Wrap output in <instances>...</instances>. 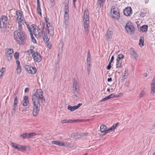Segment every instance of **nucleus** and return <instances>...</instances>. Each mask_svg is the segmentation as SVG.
<instances>
[{"mask_svg": "<svg viewBox=\"0 0 155 155\" xmlns=\"http://www.w3.org/2000/svg\"><path fill=\"white\" fill-rule=\"evenodd\" d=\"M43 92L41 89L36 91L35 93L33 94L32 96V101L33 104V115L34 116H36L40 110V104L39 100L37 94L39 97L42 96Z\"/></svg>", "mask_w": 155, "mask_h": 155, "instance_id": "1", "label": "nucleus"}, {"mask_svg": "<svg viewBox=\"0 0 155 155\" xmlns=\"http://www.w3.org/2000/svg\"><path fill=\"white\" fill-rule=\"evenodd\" d=\"M22 26L18 25V29L14 33V38L19 44H23L26 41L27 36L22 30Z\"/></svg>", "mask_w": 155, "mask_h": 155, "instance_id": "2", "label": "nucleus"}, {"mask_svg": "<svg viewBox=\"0 0 155 155\" xmlns=\"http://www.w3.org/2000/svg\"><path fill=\"white\" fill-rule=\"evenodd\" d=\"M32 33H33L36 37L37 36L38 37H42L44 41L46 43V44L47 46L49 47V45L48 43L49 39L48 38L47 34L46 32H45L43 31L41 32V31L39 29H38V28L36 29L34 28L33 26H32Z\"/></svg>", "mask_w": 155, "mask_h": 155, "instance_id": "3", "label": "nucleus"}, {"mask_svg": "<svg viewBox=\"0 0 155 155\" xmlns=\"http://www.w3.org/2000/svg\"><path fill=\"white\" fill-rule=\"evenodd\" d=\"M89 18L88 12L87 11H85L83 14V21L84 33L86 35H87L89 32Z\"/></svg>", "mask_w": 155, "mask_h": 155, "instance_id": "4", "label": "nucleus"}, {"mask_svg": "<svg viewBox=\"0 0 155 155\" xmlns=\"http://www.w3.org/2000/svg\"><path fill=\"white\" fill-rule=\"evenodd\" d=\"M8 18L6 16H2L0 19V27L2 31H4L5 30L7 24H8Z\"/></svg>", "mask_w": 155, "mask_h": 155, "instance_id": "5", "label": "nucleus"}, {"mask_svg": "<svg viewBox=\"0 0 155 155\" xmlns=\"http://www.w3.org/2000/svg\"><path fill=\"white\" fill-rule=\"evenodd\" d=\"M16 15L17 16V21L18 25L22 26L24 25V21H25L23 14L21 10H17L16 12Z\"/></svg>", "mask_w": 155, "mask_h": 155, "instance_id": "6", "label": "nucleus"}, {"mask_svg": "<svg viewBox=\"0 0 155 155\" xmlns=\"http://www.w3.org/2000/svg\"><path fill=\"white\" fill-rule=\"evenodd\" d=\"M110 14L113 18L118 20L120 18V14L118 8L113 6L110 9Z\"/></svg>", "mask_w": 155, "mask_h": 155, "instance_id": "7", "label": "nucleus"}, {"mask_svg": "<svg viewBox=\"0 0 155 155\" xmlns=\"http://www.w3.org/2000/svg\"><path fill=\"white\" fill-rule=\"evenodd\" d=\"M125 29L129 34H132L134 32L135 28L131 22L127 23L125 25Z\"/></svg>", "mask_w": 155, "mask_h": 155, "instance_id": "8", "label": "nucleus"}, {"mask_svg": "<svg viewBox=\"0 0 155 155\" xmlns=\"http://www.w3.org/2000/svg\"><path fill=\"white\" fill-rule=\"evenodd\" d=\"M24 68L28 73L29 74H35L37 72V69L35 67L25 65L24 66Z\"/></svg>", "mask_w": 155, "mask_h": 155, "instance_id": "9", "label": "nucleus"}, {"mask_svg": "<svg viewBox=\"0 0 155 155\" xmlns=\"http://www.w3.org/2000/svg\"><path fill=\"white\" fill-rule=\"evenodd\" d=\"M32 56L34 61L37 62H39L42 60V58L40 54L37 52H35L32 54Z\"/></svg>", "mask_w": 155, "mask_h": 155, "instance_id": "10", "label": "nucleus"}, {"mask_svg": "<svg viewBox=\"0 0 155 155\" xmlns=\"http://www.w3.org/2000/svg\"><path fill=\"white\" fill-rule=\"evenodd\" d=\"M114 31V29L112 28H108L105 35V36L107 37V40L111 39L113 35Z\"/></svg>", "mask_w": 155, "mask_h": 155, "instance_id": "11", "label": "nucleus"}, {"mask_svg": "<svg viewBox=\"0 0 155 155\" xmlns=\"http://www.w3.org/2000/svg\"><path fill=\"white\" fill-rule=\"evenodd\" d=\"M132 10L130 7H127L125 8L123 10L124 15L127 16H129L132 13Z\"/></svg>", "mask_w": 155, "mask_h": 155, "instance_id": "12", "label": "nucleus"}, {"mask_svg": "<svg viewBox=\"0 0 155 155\" xmlns=\"http://www.w3.org/2000/svg\"><path fill=\"white\" fill-rule=\"evenodd\" d=\"M49 26L48 24H46L47 27L48 28V34L49 35L53 36L54 35V32L53 31L54 28L53 27L50 25V23H48Z\"/></svg>", "mask_w": 155, "mask_h": 155, "instance_id": "13", "label": "nucleus"}, {"mask_svg": "<svg viewBox=\"0 0 155 155\" xmlns=\"http://www.w3.org/2000/svg\"><path fill=\"white\" fill-rule=\"evenodd\" d=\"M130 54L132 57L136 60L137 59V54L133 48H130Z\"/></svg>", "mask_w": 155, "mask_h": 155, "instance_id": "14", "label": "nucleus"}, {"mask_svg": "<svg viewBox=\"0 0 155 155\" xmlns=\"http://www.w3.org/2000/svg\"><path fill=\"white\" fill-rule=\"evenodd\" d=\"M23 99L24 101L23 103V105L25 107L29 104L28 97V96H26L23 97Z\"/></svg>", "mask_w": 155, "mask_h": 155, "instance_id": "15", "label": "nucleus"}, {"mask_svg": "<svg viewBox=\"0 0 155 155\" xmlns=\"http://www.w3.org/2000/svg\"><path fill=\"white\" fill-rule=\"evenodd\" d=\"M51 143L52 144L59 146H65V144L62 142L58 141H52Z\"/></svg>", "mask_w": 155, "mask_h": 155, "instance_id": "16", "label": "nucleus"}, {"mask_svg": "<svg viewBox=\"0 0 155 155\" xmlns=\"http://www.w3.org/2000/svg\"><path fill=\"white\" fill-rule=\"evenodd\" d=\"M37 0V11L38 13L41 16V9L40 7V4L39 0Z\"/></svg>", "mask_w": 155, "mask_h": 155, "instance_id": "17", "label": "nucleus"}, {"mask_svg": "<svg viewBox=\"0 0 155 155\" xmlns=\"http://www.w3.org/2000/svg\"><path fill=\"white\" fill-rule=\"evenodd\" d=\"M113 94H111L108 95V96H107V97H106L103 98L102 100H101L100 101V102L104 101L107 100H108L110 98H113Z\"/></svg>", "mask_w": 155, "mask_h": 155, "instance_id": "18", "label": "nucleus"}, {"mask_svg": "<svg viewBox=\"0 0 155 155\" xmlns=\"http://www.w3.org/2000/svg\"><path fill=\"white\" fill-rule=\"evenodd\" d=\"M107 129L106 127L103 125H101L100 126V131L101 133H105Z\"/></svg>", "mask_w": 155, "mask_h": 155, "instance_id": "19", "label": "nucleus"}, {"mask_svg": "<svg viewBox=\"0 0 155 155\" xmlns=\"http://www.w3.org/2000/svg\"><path fill=\"white\" fill-rule=\"evenodd\" d=\"M10 144L12 147L19 150V146H20V144H18L17 143H14L12 142H11Z\"/></svg>", "mask_w": 155, "mask_h": 155, "instance_id": "20", "label": "nucleus"}, {"mask_svg": "<svg viewBox=\"0 0 155 155\" xmlns=\"http://www.w3.org/2000/svg\"><path fill=\"white\" fill-rule=\"evenodd\" d=\"M19 147L18 150L22 152L26 151V149L27 147V146H25L21 145H20Z\"/></svg>", "mask_w": 155, "mask_h": 155, "instance_id": "21", "label": "nucleus"}, {"mask_svg": "<svg viewBox=\"0 0 155 155\" xmlns=\"http://www.w3.org/2000/svg\"><path fill=\"white\" fill-rule=\"evenodd\" d=\"M77 109V107L76 106H72L70 105H68V109L71 111H73Z\"/></svg>", "mask_w": 155, "mask_h": 155, "instance_id": "22", "label": "nucleus"}, {"mask_svg": "<svg viewBox=\"0 0 155 155\" xmlns=\"http://www.w3.org/2000/svg\"><path fill=\"white\" fill-rule=\"evenodd\" d=\"M148 28V25H144L142 26L140 28V30L142 31L143 32H146L147 31V29Z\"/></svg>", "mask_w": 155, "mask_h": 155, "instance_id": "23", "label": "nucleus"}, {"mask_svg": "<svg viewBox=\"0 0 155 155\" xmlns=\"http://www.w3.org/2000/svg\"><path fill=\"white\" fill-rule=\"evenodd\" d=\"M114 126H111L110 127L106 130L105 133L104 134V135H105V134L108 133L114 130Z\"/></svg>", "mask_w": 155, "mask_h": 155, "instance_id": "24", "label": "nucleus"}, {"mask_svg": "<svg viewBox=\"0 0 155 155\" xmlns=\"http://www.w3.org/2000/svg\"><path fill=\"white\" fill-rule=\"evenodd\" d=\"M91 56L90 54V51L89 50L88 51V52H87V62L88 63H90L91 60Z\"/></svg>", "mask_w": 155, "mask_h": 155, "instance_id": "25", "label": "nucleus"}, {"mask_svg": "<svg viewBox=\"0 0 155 155\" xmlns=\"http://www.w3.org/2000/svg\"><path fill=\"white\" fill-rule=\"evenodd\" d=\"M73 83V87H76L78 86V83L77 82L76 79H73L72 81Z\"/></svg>", "mask_w": 155, "mask_h": 155, "instance_id": "26", "label": "nucleus"}, {"mask_svg": "<svg viewBox=\"0 0 155 155\" xmlns=\"http://www.w3.org/2000/svg\"><path fill=\"white\" fill-rule=\"evenodd\" d=\"M13 53V51L12 49H8L7 50L6 54H12Z\"/></svg>", "mask_w": 155, "mask_h": 155, "instance_id": "27", "label": "nucleus"}, {"mask_svg": "<svg viewBox=\"0 0 155 155\" xmlns=\"http://www.w3.org/2000/svg\"><path fill=\"white\" fill-rule=\"evenodd\" d=\"M24 22L26 24V25H27V27L28 30V31L29 32H31V31H32V26H33V25H31V28H30L28 23H27L25 22Z\"/></svg>", "mask_w": 155, "mask_h": 155, "instance_id": "28", "label": "nucleus"}, {"mask_svg": "<svg viewBox=\"0 0 155 155\" xmlns=\"http://www.w3.org/2000/svg\"><path fill=\"white\" fill-rule=\"evenodd\" d=\"M79 121H80L79 120H68V123H75L76 122H78Z\"/></svg>", "mask_w": 155, "mask_h": 155, "instance_id": "29", "label": "nucleus"}, {"mask_svg": "<svg viewBox=\"0 0 155 155\" xmlns=\"http://www.w3.org/2000/svg\"><path fill=\"white\" fill-rule=\"evenodd\" d=\"M20 137L22 138L23 139H25L26 138H28L27 133L22 134L20 135Z\"/></svg>", "mask_w": 155, "mask_h": 155, "instance_id": "30", "label": "nucleus"}, {"mask_svg": "<svg viewBox=\"0 0 155 155\" xmlns=\"http://www.w3.org/2000/svg\"><path fill=\"white\" fill-rule=\"evenodd\" d=\"M30 34L31 38V39L32 41L34 43H36V41L35 39V38H34V37L33 36L32 31H31V32H30Z\"/></svg>", "mask_w": 155, "mask_h": 155, "instance_id": "31", "label": "nucleus"}, {"mask_svg": "<svg viewBox=\"0 0 155 155\" xmlns=\"http://www.w3.org/2000/svg\"><path fill=\"white\" fill-rule=\"evenodd\" d=\"M124 57V55L122 54H118L117 57L116 61H120V59H121L123 58Z\"/></svg>", "mask_w": 155, "mask_h": 155, "instance_id": "32", "label": "nucleus"}, {"mask_svg": "<svg viewBox=\"0 0 155 155\" xmlns=\"http://www.w3.org/2000/svg\"><path fill=\"white\" fill-rule=\"evenodd\" d=\"M141 44L142 46H143L144 45V42H143V38L142 37H140V40H139V45H140Z\"/></svg>", "mask_w": 155, "mask_h": 155, "instance_id": "33", "label": "nucleus"}, {"mask_svg": "<svg viewBox=\"0 0 155 155\" xmlns=\"http://www.w3.org/2000/svg\"><path fill=\"white\" fill-rule=\"evenodd\" d=\"M17 103V97H16L15 98L14 102V107L15 108H16Z\"/></svg>", "mask_w": 155, "mask_h": 155, "instance_id": "34", "label": "nucleus"}, {"mask_svg": "<svg viewBox=\"0 0 155 155\" xmlns=\"http://www.w3.org/2000/svg\"><path fill=\"white\" fill-rule=\"evenodd\" d=\"M151 87H155V77L153 78L151 84Z\"/></svg>", "mask_w": 155, "mask_h": 155, "instance_id": "35", "label": "nucleus"}, {"mask_svg": "<svg viewBox=\"0 0 155 155\" xmlns=\"http://www.w3.org/2000/svg\"><path fill=\"white\" fill-rule=\"evenodd\" d=\"M17 73L18 74H20L21 72V66H17L16 69Z\"/></svg>", "mask_w": 155, "mask_h": 155, "instance_id": "36", "label": "nucleus"}, {"mask_svg": "<svg viewBox=\"0 0 155 155\" xmlns=\"http://www.w3.org/2000/svg\"><path fill=\"white\" fill-rule=\"evenodd\" d=\"M69 18V15L68 12H64V20H68Z\"/></svg>", "mask_w": 155, "mask_h": 155, "instance_id": "37", "label": "nucleus"}, {"mask_svg": "<svg viewBox=\"0 0 155 155\" xmlns=\"http://www.w3.org/2000/svg\"><path fill=\"white\" fill-rule=\"evenodd\" d=\"M116 65L117 68H121V63L119 61H117Z\"/></svg>", "mask_w": 155, "mask_h": 155, "instance_id": "38", "label": "nucleus"}, {"mask_svg": "<svg viewBox=\"0 0 155 155\" xmlns=\"http://www.w3.org/2000/svg\"><path fill=\"white\" fill-rule=\"evenodd\" d=\"M35 134L32 133H30L29 134L27 133L28 138H30L31 137L35 136Z\"/></svg>", "mask_w": 155, "mask_h": 155, "instance_id": "39", "label": "nucleus"}, {"mask_svg": "<svg viewBox=\"0 0 155 155\" xmlns=\"http://www.w3.org/2000/svg\"><path fill=\"white\" fill-rule=\"evenodd\" d=\"M79 135L81 137H84V136H86L88 135L87 133H81L79 134Z\"/></svg>", "mask_w": 155, "mask_h": 155, "instance_id": "40", "label": "nucleus"}, {"mask_svg": "<svg viewBox=\"0 0 155 155\" xmlns=\"http://www.w3.org/2000/svg\"><path fill=\"white\" fill-rule=\"evenodd\" d=\"M34 49V47L33 46H30V51L31 53L32 54V55L35 53L33 50Z\"/></svg>", "mask_w": 155, "mask_h": 155, "instance_id": "41", "label": "nucleus"}, {"mask_svg": "<svg viewBox=\"0 0 155 155\" xmlns=\"http://www.w3.org/2000/svg\"><path fill=\"white\" fill-rule=\"evenodd\" d=\"M146 93V92L144 90H143L139 95V97L141 98Z\"/></svg>", "mask_w": 155, "mask_h": 155, "instance_id": "42", "label": "nucleus"}, {"mask_svg": "<svg viewBox=\"0 0 155 155\" xmlns=\"http://www.w3.org/2000/svg\"><path fill=\"white\" fill-rule=\"evenodd\" d=\"M5 70V68L3 67L2 68L1 70L0 71V78L2 77L3 73L4 72Z\"/></svg>", "mask_w": 155, "mask_h": 155, "instance_id": "43", "label": "nucleus"}, {"mask_svg": "<svg viewBox=\"0 0 155 155\" xmlns=\"http://www.w3.org/2000/svg\"><path fill=\"white\" fill-rule=\"evenodd\" d=\"M64 12H68V5H65L64 6Z\"/></svg>", "mask_w": 155, "mask_h": 155, "instance_id": "44", "label": "nucleus"}, {"mask_svg": "<svg viewBox=\"0 0 155 155\" xmlns=\"http://www.w3.org/2000/svg\"><path fill=\"white\" fill-rule=\"evenodd\" d=\"M6 57L7 58L8 60L9 61L11 60L12 57V54H8V55L7 54H6Z\"/></svg>", "mask_w": 155, "mask_h": 155, "instance_id": "45", "label": "nucleus"}, {"mask_svg": "<svg viewBox=\"0 0 155 155\" xmlns=\"http://www.w3.org/2000/svg\"><path fill=\"white\" fill-rule=\"evenodd\" d=\"M19 54L17 52H15L14 55V57L16 59H18L19 58Z\"/></svg>", "mask_w": 155, "mask_h": 155, "instance_id": "46", "label": "nucleus"}, {"mask_svg": "<svg viewBox=\"0 0 155 155\" xmlns=\"http://www.w3.org/2000/svg\"><path fill=\"white\" fill-rule=\"evenodd\" d=\"M105 0H98V2H99V1H100L101 2L99 3V5H100V7H101V6H103V3L104 2Z\"/></svg>", "mask_w": 155, "mask_h": 155, "instance_id": "47", "label": "nucleus"}, {"mask_svg": "<svg viewBox=\"0 0 155 155\" xmlns=\"http://www.w3.org/2000/svg\"><path fill=\"white\" fill-rule=\"evenodd\" d=\"M40 25L41 27V28L42 30H43L44 28L45 25L44 23L43 22H40Z\"/></svg>", "mask_w": 155, "mask_h": 155, "instance_id": "48", "label": "nucleus"}, {"mask_svg": "<svg viewBox=\"0 0 155 155\" xmlns=\"http://www.w3.org/2000/svg\"><path fill=\"white\" fill-rule=\"evenodd\" d=\"M40 99H41V101L42 103L44 102L45 101V100L44 98L43 95L42 96H41L39 97Z\"/></svg>", "mask_w": 155, "mask_h": 155, "instance_id": "49", "label": "nucleus"}, {"mask_svg": "<svg viewBox=\"0 0 155 155\" xmlns=\"http://www.w3.org/2000/svg\"><path fill=\"white\" fill-rule=\"evenodd\" d=\"M61 123L62 124L68 123V120L65 119L64 120H62L61 121Z\"/></svg>", "mask_w": 155, "mask_h": 155, "instance_id": "50", "label": "nucleus"}, {"mask_svg": "<svg viewBox=\"0 0 155 155\" xmlns=\"http://www.w3.org/2000/svg\"><path fill=\"white\" fill-rule=\"evenodd\" d=\"M155 92V88H151V94H153Z\"/></svg>", "mask_w": 155, "mask_h": 155, "instance_id": "51", "label": "nucleus"}, {"mask_svg": "<svg viewBox=\"0 0 155 155\" xmlns=\"http://www.w3.org/2000/svg\"><path fill=\"white\" fill-rule=\"evenodd\" d=\"M87 71L89 72L90 70V64L89 63L87 64Z\"/></svg>", "mask_w": 155, "mask_h": 155, "instance_id": "52", "label": "nucleus"}, {"mask_svg": "<svg viewBox=\"0 0 155 155\" xmlns=\"http://www.w3.org/2000/svg\"><path fill=\"white\" fill-rule=\"evenodd\" d=\"M127 74V71H124V74H123L122 75V78H123L124 79V77L127 75H126Z\"/></svg>", "mask_w": 155, "mask_h": 155, "instance_id": "53", "label": "nucleus"}, {"mask_svg": "<svg viewBox=\"0 0 155 155\" xmlns=\"http://www.w3.org/2000/svg\"><path fill=\"white\" fill-rule=\"evenodd\" d=\"M111 64L110 63H109L108 66L107 67V69L109 70H110L111 68V66H110Z\"/></svg>", "mask_w": 155, "mask_h": 155, "instance_id": "54", "label": "nucleus"}, {"mask_svg": "<svg viewBox=\"0 0 155 155\" xmlns=\"http://www.w3.org/2000/svg\"><path fill=\"white\" fill-rule=\"evenodd\" d=\"M114 57L113 56H112L111 58V59L110 60V61L109 63H110V64H111V63L114 60Z\"/></svg>", "mask_w": 155, "mask_h": 155, "instance_id": "55", "label": "nucleus"}, {"mask_svg": "<svg viewBox=\"0 0 155 155\" xmlns=\"http://www.w3.org/2000/svg\"><path fill=\"white\" fill-rule=\"evenodd\" d=\"M55 0H50V2L52 4V6H54L55 4Z\"/></svg>", "mask_w": 155, "mask_h": 155, "instance_id": "56", "label": "nucleus"}, {"mask_svg": "<svg viewBox=\"0 0 155 155\" xmlns=\"http://www.w3.org/2000/svg\"><path fill=\"white\" fill-rule=\"evenodd\" d=\"M82 105V103H79L76 106V107H77V109L79 108Z\"/></svg>", "mask_w": 155, "mask_h": 155, "instance_id": "57", "label": "nucleus"}, {"mask_svg": "<svg viewBox=\"0 0 155 155\" xmlns=\"http://www.w3.org/2000/svg\"><path fill=\"white\" fill-rule=\"evenodd\" d=\"M16 64H17V66H21L20 65V61H19V60H16Z\"/></svg>", "mask_w": 155, "mask_h": 155, "instance_id": "58", "label": "nucleus"}, {"mask_svg": "<svg viewBox=\"0 0 155 155\" xmlns=\"http://www.w3.org/2000/svg\"><path fill=\"white\" fill-rule=\"evenodd\" d=\"M49 19L48 18H46L45 19V21L47 23V24H48V25H49L48 23H49V22H48V21Z\"/></svg>", "mask_w": 155, "mask_h": 155, "instance_id": "59", "label": "nucleus"}, {"mask_svg": "<svg viewBox=\"0 0 155 155\" xmlns=\"http://www.w3.org/2000/svg\"><path fill=\"white\" fill-rule=\"evenodd\" d=\"M119 123H117L116 124H114V125H113L112 126H114V129H115L116 126Z\"/></svg>", "mask_w": 155, "mask_h": 155, "instance_id": "60", "label": "nucleus"}, {"mask_svg": "<svg viewBox=\"0 0 155 155\" xmlns=\"http://www.w3.org/2000/svg\"><path fill=\"white\" fill-rule=\"evenodd\" d=\"M29 89L28 88H26L25 90V92H27L29 91Z\"/></svg>", "mask_w": 155, "mask_h": 155, "instance_id": "61", "label": "nucleus"}, {"mask_svg": "<svg viewBox=\"0 0 155 155\" xmlns=\"http://www.w3.org/2000/svg\"><path fill=\"white\" fill-rule=\"evenodd\" d=\"M140 15L142 17H144L145 16V14L144 13H143V12H141Z\"/></svg>", "mask_w": 155, "mask_h": 155, "instance_id": "62", "label": "nucleus"}, {"mask_svg": "<svg viewBox=\"0 0 155 155\" xmlns=\"http://www.w3.org/2000/svg\"><path fill=\"white\" fill-rule=\"evenodd\" d=\"M118 95L119 96V97H120L122 96V95H123V94L122 93H120Z\"/></svg>", "mask_w": 155, "mask_h": 155, "instance_id": "63", "label": "nucleus"}, {"mask_svg": "<svg viewBox=\"0 0 155 155\" xmlns=\"http://www.w3.org/2000/svg\"><path fill=\"white\" fill-rule=\"evenodd\" d=\"M152 129H154L155 128V123L153 124L152 126Z\"/></svg>", "mask_w": 155, "mask_h": 155, "instance_id": "64", "label": "nucleus"}]
</instances>
